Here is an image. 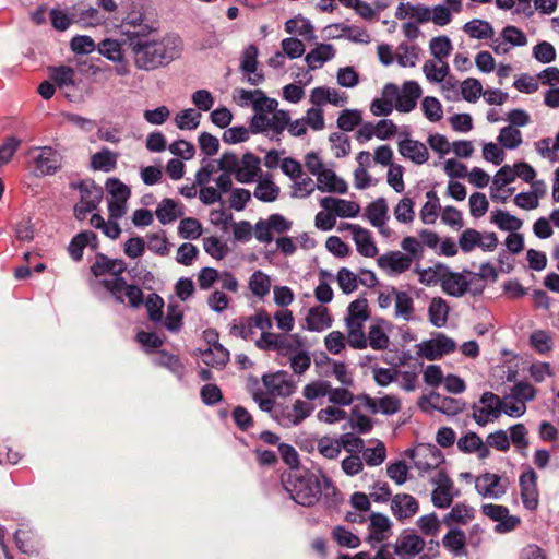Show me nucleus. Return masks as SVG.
<instances>
[{
	"instance_id": "603ef678",
	"label": "nucleus",
	"mask_w": 559,
	"mask_h": 559,
	"mask_svg": "<svg viewBox=\"0 0 559 559\" xmlns=\"http://www.w3.org/2000/svg\"><path fill=\"white\" fill-rule=\"evenodd\" d=\"M280 194V188L270 179L259 180L254 197L263 202H273Z\"/></svg>"
},
{
	"instance_id": "6e6552de",
	"label": "nucleus",
	"mask_w": 559,
	"mask_h": 559,
	"mask_svg": "<svg viewBox=\"0 0 559 559\" xmlns=\"http://www.w3.org/2000/svg\"><path fill=\"white\" fill-rule=\"evenodd\" d=\"M273 326L272 319L265 310H259L255 314L242 319L238 324H234L230 333L240 336L243 340H250L255 329L261 331L271 330Z\"/></svg>"
},
{
	"instance_id": "6ab92c4d",
	"label": "nucleus",
	"mask_w": 559,
	"mask_h": 559,
	"mask_svg": "<svg viewBox=\"0 0 559 559\" xmlns=\"http://www.w3.org/2000/svg\"><path fill=\"white\" fill-rule=\"evenodd\" d=\"M418 509V501L411 495L397 493L391 499V511L399 521L414 516Z\"/></svg>"
},
{
	"instance_id": "58836bf2",
	"label": "nucleus",
	"mask_w": 559,
	"mask_h": 559,
	"mask_svg": "<svg viewBox=\"0 0 559 559\" xmlns=\"http://www.w3.org/2000/svg\"><path fill=\"white\" fill-rule=\"evenodd\" d=\"M395 316L409 321L414 313V301L408 293L394 290Z\"/></svg>"
},
{
	"instance_id": "a19ab883",
	"label": "nucleus",
	"mask_w": 559,
	"mask_h": 559,
	"mask_svg": "<svg viewBox=\"0 0 559 559\" xmlns=\"http://www.w3.org/2000/svg\"><path fill=\"white\" fill-rule=\"evenodd\" d=\"M431 405L433 408L447 415H456L463 411L464 403L454 397H442L438 394L431 395Z\"/></svg>"
},
{
	"instance_id": "c9c22d12",
	"label": "nucleus",
	"mask_w": 559,
	"mask_h": 559,
	"mask_svg": "<svg viewBox=\"0 0 559 559\" xmlns=\"http://www.w3.org/2000/svg\"><path fill=\"white\" fill-rule=\"evenodd\" d=\"M474 519V509L465 503H456L451 511L444 515L443 523L448 526L452 524L465 525Z\"/></svg>"
},
{
	"instance_id": "7c9ffc66",
	"label": "nucleus",
	"mask_w": 559,
	"mask_h": 559,
	"mask_svg": "<svg viewBox=\"0 0 559 559\" xmlns=\"http://www.w3.org/2000/svg\"><path fill=\"white\" fill-rule=\"evenodd\" d=\"M118 156V153L112 152L107 147H103L99 152L92 155L91 168L93 170L109 173L116 169Z\"/></svg>"
},
{
	"instance_id": "393cba45",
	"label": "nucleus",
	"mask_w": 559,
	"mask_h": 559,
	"mask_svg": "<svg viewBox=\"0 0 559 559\" xmlns=\"http://www.w3.org/2000/svg\"><path fill=\"white\" fill-rule=\"evenodd\" d=\"M317 189L322 192L340 193L347 192V183L329 168H324L317 176Z\"/></svg>"
},
{
	"instance_id": "8fccbe9b",
	"label": "nucleus",
	"mask_w": 559,
	"mask_h": 559,
	"mask_svg": "<svg viewBox=\"0 0 559 559\" xmlns=\"http://www.w3.org/2000/svg\"><path fill=\"white\" fill-rule=\"evenodd\" d=\"M201 114L193 108L185 109L175 117V123L180 130H194L199 127Z\"/></svg>"
},
{
	"instance_id": "473e14b6",
	"label": "nucleus",
	"mask_w": 559,
	"mask_h": 559,
	"mask_svg": "<svg viewBox=\"0 0 559 559\" xmlns=\"http://www.w3.org/2000/svg\"><path fill=\"white\" fill-rule=\"evenodd\" d=\"M464 33L474 39H491L495 36L492 25L480 19H473L463 26Z\"/></svg>"
},
{
	"instance_id": "1a4fd4ad",
	"label": "nucleus",
	"mask_w": 559,
	"mask_h": 559,
	"mask_svg": "<svg viewBox=\"0 0 559 559\" xmlns=\"http://www.w3.org/2000/svg\"><path fill=\"white\" fill-rule=\"evenodd\" d=\"M431 481L436 485L431 493V500L435 507L439 509L449 508L453 501L454 484L444 469H439Z\"/></svg>"
},
{
	"instance_id": "c756f323",
	"label": "nucleus",
	"mask_w": 559,
	"mask_h": 559,
	"mask_svg": "<svg viewBox=\"0 0 559 559\" xmlns=\"http://www.w3.org/2000/svg\"><path fill=\"white\" fill-rule=\"evenodd\" d=\"M334 56L335 50L331 44H318L306 55L305 61L310 70H316Z\"/></svg>"
},
{
	"instance_id": "f03ea898",
	"label": "nucleus",
	"mask_w": 559,
	"mask_h": 559,
	"mask_svg": "<svg viewBox=\"0 0 559 559\" xmlns=\"http://www.w3.org/2000/svg\"><path fill=\"white\" fill-rule=\"evenodd\" d=\"M282 483L290 498L304 507L314 506L322 495L331 498L338 492L332 479L321 472H290L282 477Z\"/></svg>"
},
{
	"instance_id": "4be33fe9",
	"label": "nucleus",
	"mask_w": 559,
	"mask_h": 559,
	"mask_svg": "<svg viewBox=\"0 0 559 559\" xmlns=\"http://www.w3.org/2000/svg\"><path fill=\"white\" fill-rule=\"evenodd\" d=\"M474 278L467 280L461 273L450 272L442 277L441 286L444 293L454 297H462L473 285Z\"/></svg>"
},
{
	"instance_id": "09e8293b",
	"label": "nucleus",
	"mask_w": 559,
	"mask_h": 559,
	"mask_svg": "<svg viewBox=\"0 0 559 559\" xmlns=\"http://www.w3.org/2000/svg\"><path fill=\"white\" fill-rule=\"evenodd\" d=\"M452 48V43L448 36L433 37L429 44L430 52L438 62L444 61L450 56Z\"/></svg>"
},
{
	"instance_id": "b1692460",
	"label": "nucleus",
	"mask_w": 559,
	"mask_h": 559,
	"mask_svg": "<svg viewBox=\"0 0 559 559\" xmlns=\"http://www.w3.org/2000/svg\"><path fill=\"white\" fill-rule=\"evenodd\" d=\"M425 540L416 534L401 535L394 544V554L400 557H414L423 551Z\"/></svg>"
},
{
	"instance_id": "69168bd1",
	"label": "nucleus",
	"mask_w": 559,
	"mask_h": 559,
	"mask_svg": "<svg viewBox=\"0 0 559 559\" xmlns=\"http://www.w3.org/2000/svg\"><path fill=\"white\" fill-rule=\"evenodd\" d=\"M336 281L344 294H350L358 287V275L347 267L340 269Z\"/></svg>"
},
{
	"instance_id": "f257e3e1",
	"label": "nucleus",
	"mask_w": 559,
	"mask_h": 559,
	"mask_svg": "<svg viewBox=\"0 0 559 559\" xmlns=\"http://www.w3.org/2000/svg\"><path fill=\"white\" fill-rule=\"evenodd\" d=\"M128 47L134 64L140 70L152 71L169 64L179 57L181 39L175 35L153 38L148 35L132 33L128 36Z\"/></svg>"
},
{
	"instance_id": "9d476101",
	"label": "nucleus",
	"mask_w": 559,
	"mask_h": 559,
	"mask_svg": "<svg viewBox=\"0 0 559 559\" xmlns=\"http://www.w3.org/2000/svg\"><path fill=\"white\" fill-rule=\"evenodd\" d=\"M411 457L415 467L420 473H426L435 469L436 473L441 469L440 465L443 463V455L433 445H420L411 451Z\"/></svg>"
},
{
	"instance_id": "774afa93",
	"label": "nucleus",
	"mask_w": 559,
	"mask_h": 559,
	"mask_svg": "<svg viewBox=\"0 0 559 559\" xmlns=\"http://www.w3.org/2000/svg\"><path fill=\"white\" fill-rule=\"evenodd\" d=\"M316 189L317 182L302 174L300 178L294 180L292 197L304 199L309 197Z\"/></svg>"
},
{
	"instance_id": "4c0bfd02",
	"label": "nucleus",
	"mask_w": 559,
	"mask_h": 559,
	"mask_svg": "<svg viewBox=\"0 0 559 559\" xmlns=\"http://www.w3.org/2000/svg\"><path fill=\"white\" fill-rule=\"evenodd\" d=\"M491 223L501 230L511 233L519 230L523 225L522 219L503 210H496L491 213Z\"/></svg>"
},
{
	"instance_id": "de8ad7c7",
	"label": "nucleus",
	"mask_w": 559,
	"mask_h": 559,
	"mask_svg": "<svg viewBox=\"0 0 559 559\" xmlns=\"http://www.w3.org/2000/svg\"><path fill=\"white\" fill-rule=\"evenodd\" d=\"M419 51V47L402 43L396 49V61L401 67H415Z\"/></svg>"
},
{
	"instance_id": "5701e85b",
	"label": "nucleus",
	"mask_w": 559,
	"mask_h": 559,
	"mask_svg": "<svg viewBox=\"0 0 559 559\" xmlns=\"http://www.w3.org/2000/svg\"><path fill=\"white\" fill-rule=\"evenodd\" d=\"M35 169L41 175L55 174L61 167V157L49 146L41 148V153L35 158Z\"/></svg>"
},
{
	"instance_id": "a18cd8bd",
	"label": "nucleus",
	"mask_w": 559,
	"mask_h": 559,
	"mask_svg": "<svg viewBox=\"0 0 559 559\" xmlns=\"http://www.w3.org/2000/svg\"><path fill=\"white\" fill-rule=\"evenodd\" d=\"M427 202L420 210V218L425 224H433L438 217L440 202L437 192L430 190L426 193Z\"/></svg>"
},
{
	"instance_id": "49530a36",
	"label": "nucleus",
	"mask_w": 559,
	"mask_h": 559,
	"mask_svg": "<svg viewBox=\"0 0 559 559\" xmlns=\"http://www.w3.org/2000/svg\"><path fill=\"white\" fill-rule=\"evenodd\" d=\"M423 71L430 82L441 83L449 73V64L445 61L439 62L427 60L423 66Z\"/></svg>"
},
{
	"instance_id": "a211bd4d",
	"label": "nucleus",
	"mask_w": 559,
	"mask_h": 559,
	"mask_svg": "<svg viewBox=\"0 0 559 559\" xmlns=\"http://www.w3.org/2000/svg\"><path fill=\"white\" fill-rule=\"evenodd\" d=\"M412 263L411 257H407L401 251H390L377 259L378 266L386 271L390 275L402 274L408 271Z\"/></svg>"
},
{
	"instance_id": "ddd939ff",
	"label": "nucleus",
	"mask_w": 559,
	"mask_h": 559,
	"mask_svg": "<svg viewBox=\"0 0 559 559\" xmlns=\"http://www.w3.org/2000/svg\"><path fill=\"white\" fill-rule=\"evenodd\" d=\"M521 500L523 506L531 511L537 509L539 492L537 488V474L531 467L523 472L519 478Z\"/></svg>"
},
{
	"instance_id": "4468645a",
	"label": "nucleus",
	"mask_w": 559,
	"mask_h": 559,
	"mask_svg": "<svg viewBox=\"0 0 559 559\" xmlns=\"http://www.w3.org/2000/svg\"><path fill=\"white\" fill-rule=\"evenodd\" d=\"M341 229L350 231L359 254L366 258H374L378 254L379 250L376 246L371 233L368 229L361 227L360 225L349 223L344 224Z\"/></svg>"
},
{
	"instance_id": "c03bdc74",
	"label": "nucleus",
	"mask_w": 559,
	"mask_h": 559,
	"mask_svg": "<svg viewBox=\"0 0 559 559\" xmlns=\"http://www.w3.org/2000/svg\"><path fill=\"white\" fill-rule=\"evenodd\" d=\"M97 236L93 231L86 230L78 234L70 242L68 251L74 261H80L83 257L84 248L91 242L96 240Z\"/></svg>"
},
{
	"instance_id": "052dcab7",
	"label": "nucleus",
	"mask_w": 559,
	"mask_h": 559,
	"mask_svg": "<svg viewBox=\"0 0 559 559\" xmlns=\"http://www.w3.org/2000/svg\"><path fill=\"white\" fill-rule=\"evenodd\" d=\"M483 94V85L479 80L468 78L461 83V95L468 103H475Z\"/></svg>"
},
{
	"instance_id": "3c124183",
	"label": "nucleus",
	"mask_w": 559,
	"mask_h": 559,
	"mask_svg": "<svg viewBox=\"0 0 559 559\" xmlns=\"http://www.w3.org/2000/svg\"><path fill=\"white\" fill-rule=\"evenodd\" d=\"M331 535L341 547L357 548L360 545V538L342 525L335 526Z\"/></svg>"
},
{
	"instance_id": "412c9836",
	"label": "nucleus",
	"mask_w": 559,
	"mask_h": 559,
	"mask_svg": "<svg viewBox=\"0 0 559 559\" xmlns=\"http://www.w3.org/2000/svg\"><path fill=\"white\" fill-rule=\"evenodd\" d=\"M320 204L324 210L334 212L340 217H356L360 211L356 202L332 197L321 199Z\"/></svg>"
},
{
	"instance_id": "20e7f679",
	"label": "nucleus",
	"mask_w": 559,
	"mask_h": 559,
	"mask_svg": "<svg viewBox=\"0 0 559 559\" xmlns=\"http://www.w3.org/2000/svg\"><path fill=\"white\" fill-rule=\"evenodd\" d=\"M383 95L395 99V109L400 112L412 111L421 96V88L415 81H407L403 84L401 91L395 84H386L383 88Z\"/></svg>"
},
{
	"instance_id": "0eeeda50",
	"label": "nucleus",
	"mask_w": 559,
	"mask_h": 559,
	"mask_svg": "<svg viewBox=\"0 0 559 559\" xmlns=\"http://www.w3.org/2000/svg\"><path fill=\"white\" fill-rule=\"evenodd\" d=\"M314 411V405L297 399L293 405L278 404L275 420L284 428L300 425Z\"/></svg>"
},
{
	"instance_id": "e2e57ef3",
	"label": "nucleus",
	"mask_w": 559,
	"mask_h": 559,
	"mask_svg": "<svg viewBox=\"0 0 559 559\" xmlns=\"http://www.w3.org/2000/svg\"><path fill=\"white\" fill-rule=\"evenodd\" d=\"M100 285L115 298L119 304L124 302V290L127 281L121 276L111 280H102Z\"/></svg>"
},
{
	"instance_id": "338daca9",
	"label": "nucleus",
	"mask_w": 559,
	"mask_h": 559,
	"mask_svg": "<svg viewBox=\"0 0 559 559\" xmlns=\"http://www.w3.org/2000/svg\"><path fill=\"white\" fill-rule=\"evenodd\" d=\"M155 362L156 365L165 367L178 376H181L185 370V367L178 356L166 353L164 350L158 352Z\"/></svg>"
},
{
	"instance_id": "cd10ccee",
	"label": "nucleus",
	"mask_w": 559,
	"mask_h": 559,
	"mask_svg": "<svg viewBox=\"0 0 559 559\" xmlns=\"http://www.w3.org/2000/svg\"><path fill=\"white\" fill-rule=\"evenodd\" d=\"M366 216L372 226L379 228L381 234L388 235L384 228L388 218V204L383 198H379L367 206Z\"/></svg>"
},
{
	"instance_id": "13d9d810",
	"label": "nucleus",
	"mask_w": 559,
	"mask_h": 559,
	"mask_svg": "<svg viewBox=\"0 0 559 559\" xmlns=\"http://www.w3.org/2000/svg\"><path fill=\"white\" fill-rule=\"evenodd\" d=\"M106 190L111 195L110 200L127 202L131 195L130 188L118 178H109L106 181Z\"/></svg>"
},
{
	"instance_id": "6e6d98bb",
	"label": "nucleus",
	"mask_w": 559,
	"mask_h": 559,
	"mask_svg": "<svg viewBox=\"0 0 559 559\" xmlns=\"http://www.w3.org/2000/svg\"><path fill=\"white\" fill-rule=\"evenodd\" d=\"M498 141L504 148L513 150L521 145L522 133L519 129L508 126L500 130Z\"/></svg>"
},
{
	"instance_id": "aec40b11",
	"label": "nucleus",
	"mask_w": 559,
	"mask_h": 559,
	"mask_svg": "<svg viewBox=\"0 0 559 559\" xmlns=\"http://www.w3.org/2000/svg\"><path fill=\"white\" fill-rule=\"evenodd\" d=\"M400 154L417 165L425 164L429 158L426 145L417 140L404 139L399 142Z\"/></svg>"
},
{
	"instance_id": "72a5a7b5",
	"label": "nucleus",
	"mask_w": 559,
	"mask_h": 559,
	"mask_svg": "<svg viewBox=\"0 0 559 559\" xmlns=\"http://www.w3.org/2000/svg\"><path fill=\"white\" fill-rule=\"evenodd\" d=\"M14 540L17 548L25 554H34L38 550V536L28 527L19 528L14 534Z\"/></svg>"
},
{
	"instance_id": "ea45409f",
	"label": "nucleus",
	"mask_w": 559,
	"mask_h": 559,
	"mask_svg": "<svg viewBox=\"0 0 559 559\" xmlns=\"http://www.w3.org/2000/svg\"><path fill=\"white\" fill-rule=\"evenodd\" d=\"M443 546L456 556L465 554L466 536L457 528L450 530L442 539Z\"/></svg>"
},
{
	"instance_id": "79ce46f5",
	"label": "nucleus",
	"mask_w": 559,
	"mask_h": 559,
	"mask_svg": "<svg viewBox=\"0 0 559 559\" xmlns=\"http://www.w3.org/2000/svg\"><path fill=\"white\" fill-rule=\"evenodd\" d=\"M248 286L255 297L264 298L270 293L271 278L269 275L258 270L250 276Z\"/></svg>"
},
{
	"instance_id": "f3484780",
	"label": "nucleus",
	"mask_w": 559,
	"mask_h": 559,
	"mask_svg": "<svg viewBox=\"0 0 559 559\" xmlns=\"http://www.w3.org/2000/svg\"><path fill=\"white\" fill-rule=\"evenodd\" d=\"M483 513L495 522H498V532H510L520 524V519L509 514L504 506L487 503L481 507Z\"/></svg>"
},
{
	"instance_id": "423d86ee",
	"label": "nucleus",
	"mask_w": 559,
	"mask_h": 559,
	"mask_svg": "<svg viewBox=\"0 0 559 559\" xmlns=\"http://www.w3.org/2000/svg\"><path fill=\"white\" fill-rule=\"evenodd\" d=\"M289 122V114L286 110H277L272 116L253 115L250 121V130L252 133H264L271 139L280 135L287 128Z\"/></svg>"
},
{
	"instance_id": "4d7b16f0",
	"label": "nucleus",
	"mask_w": 559,
	"mask_h": 559,
	"mask_svg": "<svg viewBox=\"0 0 559 559\" xmlns=\"http://www.w3.org/2000/svg\"><path fill=\"white\" fill-rule=\"evenodd\" d=\"M414 201L411 198H403L394 207L396 221L403 224H411L415 218Z\"/></svg>"
},
{
	"instance_id": "c85d7f7f",
	"label": "nucleus",
	"mask_w": 559,
	"mask_h": 559,
	"mask_svg": "<svg viewBox=\"0 0 559 559\" xmlns=\"http://www.w3.org/2000/svg\"><path fill=\"white\" fill-rule=\"evenodd\" d=\"M306 322L308 330L320 332L332 325V317L328 308L317 306L309 310Z\"/></svg>"
},
{
	"instance_id": "e433bc0d",
	"label": "nucleus",
	"mask_w": 559,
	"mask_h": 559,
	"mask_svg": "<svg viewBox=\"0 0 559 559\" xmlns=\"http://www.w3.org/2000/svg\"><path fill=\"white\" fill-rule=\"evenodd\" d=\"M449 306L441 297L432 298L429 308L428 316L429 321L432 325L441 328L445 325L448 321Z\"/></svg>"
},
{
	"instance_id": "f704fd0d",
	"label": "nucleus",
	"mask_w": 559,
	"mask_h": 559,
	"mask_svg": "<svg viewBox=\"0 0 559 559\" xmlns=\"http://www.w3.org/2000/svg\"><path fill=\"white\" fill-rule=\"evenodd\" d=\"M202 357L205 365L221 369L228 362L229 352L222 344H216L203 350Z\"/></svg>"
},
{
	"instance_id": "7ed1b4c3",
	"label": "nucleus",
	"mask_w": 559,
	"mask_h": 559,
	"mask_svg": "<svg viewBox=\"0 0 559 559\" xmlns=\"http://www.w3.org/2000/svg\"><path fill=\"white\" fill-rule=\"evenodd\" d=\"M218 168L225 173H233L240 183H251L262 174L261 159L248 152L239 158L235 153L225 152L218 159Z\"/></svg>"
},
{
	"instance_id": "680f3d73",
	"label": "nucleus",
	"mask_w": 559,
	"mask_h": 559,
	"mask_svg": "<svg viewBox=\"0 0 559 559\" xmlns=\"http://www.w3.org/2000/svg\"><path fill=\"white\" fill-rule=\"evenodd\" d=\"M178 233L183 239H198L202 234V225L197 218L186 217L181 219Z\"/></svg>"
},
{
	"instance_id": "39448f33",
	"label": "nucleus",
	"mask_w": 559,
	"mask_h": 559,
	"mask_svg": "<svg viewBox=\"0 0 559 559\" xmlns=\"http://www.w3.org/2000/svg\"><path fill=\"white\" fill-rule=\"evenodd\" d=\"M80 192V201L74 206V216L83 221L86 215L96 210L103 199V189L93 180L81 181L78 185H71Z\"/></svg>"
},
{
	"instance_id": "a878e982",
	"label": "nucleus",
	"mask_w": 559,
	"mask_h": 559,
	"mask_svg": "<svg viewBox=\"0 0 559 559\" xmlns=\"http://www.w3.org/2000/svg\"><path fill=\"white\" fill-rule=\"evenodd\" d=\"M264 385L274 394L280 396H288L294 392L295 384L288 378L287 372H277L274 374L263 376Z\"/></svg>"
},
{
	"instance_id": "2eb2a0df",
	"label": "nucleus",
	"mask_w": 559,
	"mask_h": 559,
	"mask_svg": "<svg viewBox=\"0 0 559 559\" xmlns=\"http://www.w3.org/2000/svg\"><path fill=\"white\" fill-rule=\"evenodd\" d=\"M90 270L96 278L105 275H111L112 278H118L126 272L127 263L122 259H111L104 253H97Z\"/></svg>"
},
{
	"instance_id": "bb28decb",
	"label": "nucleus",
	"mask_w": 559,
	"mask_h": 559,
	"mask_svg": "<svg viewBox=\"0 0 559 559\" xmlns=\"http://www.w3.org/2000/svg\"><path fill=\"white\" fill-rule=\"evenodd\" d=\"M369 539L381 543L389 537L391 521L382 513H371L369 516Z\"/></svg>"
},
{
	"instance_id": "0e129e2a",
	"label": "nucleus",
	"mask_w": 559,
	"mask_h": 559,
	"mask_svg": "<svg viewBox=\"0 0 559 559\" xmlns=\"http://www.w3.org/2000/svg\"><path fill=\"white\" fill-rule=\"evenodd\" d=\"M203 247L205 252L216 260L224 259L229 251L228 246L214 236L204 238Z\"/></svg>"
},
{
	"instance_id": "2f4dec72",
	"label": "nucleus",
	"mask_w": 559,
	"mask_h": 559,
	"mask_svg": "<svg viewBox=\"0 0 559 559\" xmlns=\"http://www.w3.org/2000/svg\"><path fill=\"white\" fill-rule=\"evenodd\" d=\"M155 214L163 225H167L182 216L183 211L176 201L166 198L158 204Z\"/></svg>"
},
{
	"instance_id": "f8f14e48",
	"label": "nucleus",
	"mask_w": 559,
	"mask_h": 559,
	"mask_svg": "<svg viewBox=\"0 0 559 559\" xmlns=\"http://www.w3.org/2000/svg\"><path fill=\"white\" fill-rule=\"evenodd\" d=\"M508 478L493 473H484L479 475L475 480V488L483 497H489L493 499L501 498L508 489Z\"/></svg>"
},
{
	"instance_id": "dca6fc26",
	"label": "nucleus",
	"mask_w": 559,
	"mask_h": 559,
	"mask_svg": "<svg viewBox=\"0 0 559 559\" xmlns=\"http://www.w3.org/2000/svg\"><path fill=\"white\" fill-rule=\"evenodd\" d=\"M455 348V342L440 333L435 338L424 342L419 347V354L428 360H436L445 354L454 352Z\"/></svg>"
},
{
	"instance_id": "864d4df0",
	"label": "nucleus",
	"mask_w": 559,
	"mask_h": 559,
	"mask_svg": "<svg viewBox=\"0 0 559 559\" xmlns=\"http://www.w3.org/2000/svg\"><path fill=\"white\" fill-rule=\"evenodd\" d=\"M390 338L384 330L378 325H371L369 328L367 336V346L369 345L372 349L383 350L389 347Z\"/></svg>"
},
{
	"instance_id": "37998d69",
	"label": "nucleus",
	"mask_w": 559,
	"mask_h": 559,
	"mask_svg": "<svg viewBox=\"0 0 559 559\" xmlns=\"http://www.w3.org/2000/svg\"><path fill=\"white\" fill-rule=\"evenodd\" d=\"M285 31L288 34H298L304 36L308 40H314L317 38L313 26L310 21L306 19L294 17L288 20L285 23Z\"/></svg>"
},
{
	"instance_id": "bf43d9fd",
	"label": "nucleus",
	"mask_w": 559,
	"mask_h": 559,
	"mask_svg": "<svg viewBox=\"0 0 559 559\" xmlns=\"http://www.w3.org/2000/svg\"><path fill=\"white\" fill-rule=\"evenodd\" d=\"M361 120V112L359 110L345 109L337 118V127L343 131L349 132L359 126Z\"/></svg>"
},
{
	"instance_id": "5fc2aeb1",
	"label": "nucleus",
	"mask_w": 559,
	"mask_h": 559,
	"mask_svg": "<svg viewBox=\"0 0 559 559\" xmlns=\"http://www.w3.org/2000/svg\"><path fill=\"white\" fill-rule=\"evenodd\" d=\"M330 384L326 380L312 381L304 386L302 396L310 403L319 397L328 396Z\"/></svg>"
},
{
	"instance_id": "9b49d317",
	"label": "nucleus",
	"mask_w": 559,
	"mask_h": 559,
	"mask_svg": "<svg viewBox=\"0 0 559 559\" xmlns=\"http://www.w3.org/2000/svg\"><path fill=\"white\" fill-rule=\"evenodd\" d=\"M481 406L473 408V418L479 426L497 419L501 415V399L492 392H485L480 400Z\"/></svg>"
}]
</instances>
